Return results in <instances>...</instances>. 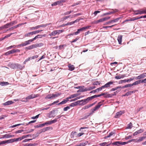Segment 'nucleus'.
<instances>
[{
    "instance_id": "f257e3e1",
    "label": "nucleus",
    "mask_w": 146,
    "mask_h": 146,
    "mask_svg": "<svg viewBox=\"0 0 146 146\" xmlns=\"http://www.w3.org/2000/svg\"><path fill=\"white\" fill-rule=\"evenodd\" d=\"M104 102V100H103L102 101L99 102L97 105L94 107L93 109L91 110L92 112L90 113V115L92 114L95 111L99 109L100 107L102 105V103H103Z\"/></svg>"
},
{
    "instance_id": "f03ea898",
    "label": "nucleus",
    "mask_w": 146,
    "mask_h": 146,
    "mask_svg": "<svg viewBox=\"0 0 146 146\" xmlns=\"http://www.w3.org/2000/svg\"><path fill=\"white\" fill-rule=\"evenodd\" d=\"M91 27L90 26H88L86 27H82V28L80 29H78L77 31L76 32V34L78 35V34L80 33L81 32H82L89 29L90 27Z\"/></svg>"
},
{
    "instance_id": "7ed1b4c3",
    "label": "nucleus",
    "mask_w": 146,
    "mask_h": 146,
    "mask_svg": "<svg viewBox=\"0 0 146 146\" xmlns=\"http://www.w3.org/2000/svg\"><path fill=\"white\" fill-rule=\"evenodd\" d=\"M110 18V17H105L102 18V19H99L98 20L96 21L95 23H98L100 22H102L104 21H106L109 19Z\"/></svg>"
},
{
    "instance_id": "20e7f679",
    "label": "nucleus",
    "mask_w": 146,
    "mask_h": 146,
    "mask_svg": "<svg viewBox=\"0 0 146 146\" xmlns=\"http://www.w3.org/2000/svg\"><path fill=\"white\" fill-rule=\"evenodd\" d=\"M124 113V111H120L117 112L116 113L114 117L116 118H119L121 115Z\"/></svg>"
},
{
    "instance_id": "39448f33",
    "label": "nucleus",
    "mask_w": 146,
    "mask_h": 146,
    "mask_svg": "<svg viewBox=\"0 0 146 146\" xmlns=\"http://www.w3.org/2000/svg\"><path fill=\"white\" fill-rule=\"evenodd\" d=\"M113 82L111 81H110L108 82L104 85L103 86L104 88H110V85L113 84Z\"/></svg>"
},
{
    "instance_id": "423d86ee",
    "label": "nucleus",
    "mask_w": 146,
    "mask_h": 146,
    "mask_svg": "<svg viewBox=\"0 0 146 146\" xmlns=\"http://www.w3.org/2000/svg\"><path fill=\"white\" fill-rule=\"evenodd\" d=\"M146 77V73H143L142 74L137 76L136 78L137 79H140L142 78H143Z\"/></svg>"
},
{
    "instance_id": "0eeeda50",
    "label": "nucleus",
    "mask_w": 146,
    "mask_h": 146,
    "mask_svg": "<svg viewBox=\"0 0 146 146\" xmlns=\"http://www.w3.org/2000/svg\"><path fill=\"white\" fill-rule=\"evenodd\" d=\"M137 91V90H134L133 91L128 92L126 93L125 94L123 95L122 96H128L129 95H131L132 93L135 92Z\"/></svg>"
},
{
    "instance_id": "6e6552de",
    "label": "nucleus",
    "mask_w": 146,
    "mask_h": 146,
    "mask_svg": "<svg viewBox=\"0 0 146 146\" xmlns=\"http://www.w3.org/2000/svg\"><path fill=\"white\" fill-rule=\"evenodd\" d=\"M78 101L79 102V104L81 102H82V103L80 104V105H84L88 103L86 99L84 100H79Z\"/></svg>"
},
{
    "instance_id": "1a4fd4ad",
    "label": "nucleus",
    "mask_w": 146,
    "mask_h": 146,
    "mask_svg": "<svg viewBox=\"0 0 146 146\" xmlns=\"http://www.w3.org/2000/svg\"><path fill=\"white\" fill-rule=\"evenodd\" d=\"M94 103H93L92 104H89L85 106L82 108V110H84L86 109H88L90 107L94 105Z\"/></svg>"
},
{
    "instance_id": "9d476101",
    "label": "nucleus",
    "mask_w": 146,
    "mask_h": 146,
    "mask_svg": "<svg viewBox=\"0 0 146 146\" xmlns=\"http://www.w3.org/2000/svg\"><path fill=\"white\" fill-rule=\"evenodd\" d=\"M146 138V136H142L141 137H139L138 139H137L136 141H135V142H139L143 141Z\"/></svg>"
},
{
    "instance_id": "9b49d317",
    "label": "nucleus",
    "mask_w": 146,
    "mask_h": 146,
    "mask_svg": "<svg viewBox=\"0 0 146 146\" xmlns=\"http://www.w3.org/2000/svg\"><path fill=\"white\" fill-rule=\"evenodd\" d=\"M33 48H36L38 47H41L43 45L42 43H36V44H33Z\"/></svg>"
},
{
    "instance_id": "f8f14e48",
    "label": "nucleus",
    "mask_w": 146,
    "mask_h": 146,
    "mask_svg": "<svg viewBox=\"0 0 146 146\" xmlns=\"http://www.w3.org/2000/svg\"><path fill=\"white\" fill-rule=\"evenodd\" d=\"M143 131V130L142 129H140L139 130L137 131L133 134L134 136H135L137 135L138 134L141 133Z\"/></svg>"
},
{
    "instance_id": "ddd939ff",
    "label": "nucleus",
    "mask_w": 146,
    "mask_h": 146,
    "mask_svg": "<svg viewBox=\"0 0 146 146\" xmlns=\"http://www.w3.org/2000/svg\"><path fill=\"white\" fill-rule=\"evenodd\" d=\"M77 20H76L74 21H73L72 22H68L67 23H66L64 25H62V26L63 27V26H65L71 25H72V24H74L75 23L77 22Z\"/></svg>"
},
{
    "instance_id": "4468645a",
    "label": "nucleus",
    "mask_w": 146,
    "mask_h": 146,
    "mask_svg": "<svg viewBox=\"0 0 146 146\" xmlns=\"http://www.w3.org/2000/svg\"><path fill=\"white\" fill-rule=\"evenodd\" d=\"M14 137V135H9V134H6L5 135H3L2 138H11L12 137Z\"/></svg>"
},
{
    "instance_id": "2eb2a0df",
    "label": "nucleus",
    "mask_w": 146,
    "mask_h": 146,
    "mask_svg": "<svg viewBox=\"0 0 146 146\" xmlns=\"http://www.w3.org/2000/svg\"><path fill=\"white\" fill-rule=\"evenodd\" d=\"M52 127H46L43 129L42 130V131L44 132L46 131L49 130L50 129L52 130Z\"/></svg>"
},
{
    "instance_id": "dca6fc26",
    "label": "nucleus",
    "mask_w": 146,
    "mask_h": 146,
    "mask_svg": "<svg viewBox=\"0 0 146 146\" xmlns=\"http://www.w3.org/2000/svg\"><path fill=\"white\" fill-rule=\"evenodd\" d=\"M46 100L53 99L52 94H50L47 95L45 98Z\"/></svg>"
},
{
    "instance_id": "f3484780",
    "label": "nucleus",
    "mask_w": 146,
    "mask_h": 146,
    "mask_svg": "<svg viewBox=\"0 0 146 146\" xmlns=\"http://www.w3.org/2000/svg\"><path fill=\"white\" fill-rule=\"evenodd\" d=\"M106 93H102L101 94H100L97 95H95L94 96H92V97L93 99L94 98H96L97 97H100L102 96H103V95H106Z\"/></svg>"
},
{
    "instance_id": "a211bd4d",
    "label": "nucleus",
    "mask_w": 146,
    "mask_h": 146,
    "mask_svg": "<svg viewBox=\"0 0 146 146\" xmlns=\"http://www.w3.org/2000/svg\"><path fill=\"white\" fill-rule=\"evenodd\" d=\"M44 36L43 35H38L36 36L34 38H33V40H34L38 38H42L43 36Z\"/></svg>"
},
{
    "instance_id": "6ab92c4d",
    "label": "nucleus",
    "mask_w": 146,
    "mask_h": 146,
    "mask_svg": "<svg viewBox=\"0 0 146 146\" xmlns=\"http://www.w3.org/2000/svg\"><path fill=\"white\" fill-rule=\"evenodd\" d=\"M88 143V142L87 141H86L85 142H82L80 143L78 145H76L74 146H85Z\"/></svg>"
},
{
    "instance_id": "aec40b11",
    "label": "nucleus",
    "mask_w": 146,
    "mask_h": 146,
    "mask_svg": "<svg viewBox=\"0 0 146 146\" xmlns=\"http://www.w3.org/2000/svg\"><path fill=\"white\" fill-rule=\"evenodd\" d=\"M68 98H67L66 99L64 100L63 101H62V102H60V103H58V105H61V104H65L68 101Z\"/></svg>"
},
{
    "instance_id": "412c9836",
    "label": "nucleus",
    "mask_w": 146,
    "mask_h": 146,
    "mask_svg": "<svg viewBox=\"0 0 146 146\" xmlns=\"http://www.w3.org/2000/svg\"><path fill=\"white\" fill-rule=\"evenodd\" d=\"M79 104V102L78 101L71 103L70 105L71 107H74L77 106Z\"/></svg>"
},
{
    "instance_id": "4be33fe9",
    "label": "nucleus",
    "mask_w": 146,
    "mask_h": 146,
    "mask_svg": "<svg viewBox=\"0 0 146 146\" xmlns=\"http://www.w3.org/2000/svg\"><path fill=\"white\" fill-rule=\"evenodd\" d=\"M122 38V36L121 35H119L118 37L117 40L119 44H121Z\"/></svg>"
},
{
    "instance_id": "5701e85b",
    "label": "nucleus",
    "mask_w": 146,
    "mask_h": 146,
    "mask_svg": "<svg viewBox=\"0 0 146 146\" xmlns=\"http://www.w3.org/2000/svg\"><path fill=\"white\" fill-rule=\"evenodd\" d=\"M13 103V102L12 101H9L7 102L3 103V105L4 106H7L11 105Z\"/></svg>"
},
{
    "instance_id": "b1692460",
    "label": "nucleus",
    "mask_w": 146,
    "mask_h": 146,
    "mask_svg": "<svg viewBox=\"0 0 146 146\" xmlns=\"http://www.w3.org/2000/svg\"><path fill=\"white\" fill-rule=\"evenodd\" d=\"M33 35V31H32L25 34L24 36L25 37H30L31 35Z\"/></svg>"
},
{
    "instance_id": "393cba45",
    "label": "nucleus",
    "mask_w": 146,
    "mask_h": 146,
    "mask_svg": "<svg viewBox=\"0 0 146 146\" xmlns=\"http://www.w3.org/2000/svg\"><path fill=\"white\" fill-rule=\"evenodd\" d=\"M80 90L81 92H83L85 91H88V88H84V86L82 87L81 88Z\"/></svg>"
},
{
    "instance_id": "a878e982",
    "label": "nucleus",
    "mask_w": 146,
    "mask_h": 146,
    "mask_svg": "<svg viewBox=\"0 0 146 146\" xmlns=\"http://www.w3.org/2000/svg\"><path fill=\"white\" fill-rule=\"evenodd\" d=\"M31 97V99H33L35 98L38 97L40 96V95L39 94H32L30 95Z\"/></svg>"
},
{
    "instance_id": "bb28decb",
    "label": "nucleus",
    "mask_w": 146,
    "mask_h": 146,
    "mask_svg": "<svg viewBox=\"0 0 146 146\" xmlns=\"http://www.w3.org/2000/svg\"><path fill=\"white\" fill-rule=\"evenodd\" d=\"M141 83V80H139L135 81L134 83H133L132 84V86H133V85H138V84H140Z\"/></svg>"
},
{
    "instance_id": "cd10ccee",
    "label": "nucleus",
    "mask_w": 146,
    "mask_h": 146,
    "mask_svg": "<svg viewBox=\"0 0 146 146\" xmlns=\"http://www.w3.org/2000/svg\"><path fill=\"white\" fill-rule=\"evenodd\" d=\"M9 140L1 141L0 142V145L4 144L5 143H9Z\"/></svg>"
},
{
    "instance_id": "c85d7f7f",
    "label": "nucleus",
    "mask_w": 146,
    "mask_h": 146,
    "mask_svg": "<svg viewBox=\"0 0 146 146\" xmlns=\"http://www.w3.org/2000/svg\"><path fill=\"white\" fill-rule=\"evenodd\" d=\"M77 96H78L77 94H73L70 95L69 97H68V99H70L72 98H74L75 97H76Z\"/></svg>"
},
{
    "instance_id": "c756f323",
    "label": "nucleus",
    "mask_w": 146,
    "mask_h": 146,
    "mask_svg": "<svg viewBox=\"0 0 146 146\" xmlns=\"http://www.w3.org/2000/svg\"><path fill=\"white\" fill-rule=\"evenodd\" d=\"M57 35L56 30L53 31L49 35L50 36H55Z\"/></svg>"
},
{
    "instance_id": "7c9ffc66",
    "label": "nucleus",
    "mask_w": 146,
    "mask_h": 146,
    "mask_svg": "<svg viewBox=\"0 0 146 146\" xmlns=\"http://www.w3.org/2000/svg\"><path fill=\"white\" fill-rule=\"evenodd\" d=\"M9 84V83L7 82H1L0 83V85L2 86H4L7 85Z\"/></svg>"
},
{
    "instance_id": "2f4dec72",
    "label": "nucleus",
    "mask_w": 146,
    "mask_h": 146,
    "mask_svg": "<svg viewBox=\"0 0 146 146\" xmlns=\"http://www.w3.org/2000/svg\"><path fill=\"white\" fill-rule=\"evenodd\" d=\"M68 67L69 70L71 71L73 70L75 68V67L73 65H69L68 66Z\"/></svg>"
},
{
    "instance_id": "473e14b6",
    "label": "nucleus",
    "mask_w": 146,
    "mask_h": 146,
    "mask_svg": "<svg viewBox=\"0 0 146 146\" xmlns=\"http://www.w3.org/2000/svg\"><path fill=\"white\" fill-rule=\"evenodd\" d=\"M33 41V39H30L29 40H28L27 41H25V43H26V44L27 45L30 44V43L32 42Z\"/></svg>"
},
{
    "instance_id": "72a5a7b5",
    "label": "nucleus",
    "mask_w": 146,
    "mask_h": 146,
    "mask_svg": "<svg viewBox=\"0 0 146 146\" xmlns=\"http://www.w3.org/2000/svg\"><path fill=\"white\" fill-rule=\"evenodd\" d=\"M57 35H59L61 33L64 32V31L63 30H56Z\"/></svg>"
},
{
    "instance_id": "f704fd0d",
    "label": "nucleus",
    "mask_w": 146,
    "mask_h": 146,
    "mask_svg": "<svg viewBox=\"0 0 146 146\" xmlns=\"http://www.w3.org/2000/svg\"><path fill=\"white\" fill-rule=\"evenodd\" d=\"M61 94L59 93H58L55 94H52L53 99L60 96Z\"/></svg>"
},
{
    "instance_id": "c9c22d12",
    "label": "nucleus",
    "mask_w": 146,
    "mask_h": 146,
    "mask_svg": "<svg viewBox=\"0 0 146 146\" xmlns=\"http://www.w3.org/2000/svg\"><path fill=\"white\" fill-rule=\"evenodd\" d=\"M125 76L124 75H122L121 76H115V78L117 79H119L121 78H123Z\"/></svg>"
},
{
    "instance_id": "e433bc0d",
    "label": "nucleus",
    "mask_w": 146,
    "mask_h": 146,
    "mask_svg": "<svg viewBox=\"0 0 146 146\" xmlns=\"http://www.w3.org/2000/svg\"><path fill=\"white\" fill-rule=\"evenodd\" d=\"M132 86V84H127V85H125V86H122V87H121V88H126L130 87H131V86Z\"/></svg>"
},
{
    "instance_id": "4c0bfd02",
    "label": "nucleus",
    "mask_w": 146,
    "mask_h": 146,
    "mask_svg": "<svg viewBox=\"0 0 146 146\" xmlns=\"http://www.w3.org/2000/svg\"><path fill=\"white\" fill-rule=\"evenodd\" d=\"M121 19V17H119L117 18L111 20V22H117L120 19Z\"/></svg>"
},
{
    "instance_id": "58836bf2",
    "label": "nucleus",
    "mask_w": 146,
    "mask_h": 146,
    "mask_svg": "<svg viewBox=\"0 0 146 146\" xmlns=\"http://www.w3.org/2000/svg\"><path fill=\"white\" fill-rule=\"evenodd\" d=\"M107 144V143L106 142H104L102 143H100L99 144V145L100 146H108L109 145H106Z\"/></svg>"
},
{
    "instance_id": "ea45409f",
    "label": "nucleus",
    "mask_w": 146,
    "mask_h": 146,
    "mask_svg": "<svg viewBox=\"0 0 146 146\" xmlns=\"http://www.w3.org/2000/svg\"><path fill=\"white\" fill-rule=\"evenodd\" d=\"M121 88V86H117V87L114 88H112L111 89V91H114L115 90H117L118 89Z\"/></svg>"
},
{
    "instance_id": "a19ab883",
    "label": "nucleus",
    "mask_w": 146,
    "mask_h": 146,
    "mask_svg": "<svg viewBox=\"0 0 146 146\" xmlns=\"http://www.w3.org/2000/svg\"><path fill=\"white\" fill-rule=\"evenodd\" d=\"M42 31V30H36L33 31V33L34 35L36 34L39 33L40 32H41Z\"/></svg>"
},
{
    "instance_id": "79ce46f5",
    "label": "nucleus",
    "mask_w": 146,
    "mask_h": 146,
    "mask_svg": "<svg viewBox=\"0 0 146 146\" xmlns=\"http://www.w3.org/2000/svg\"><path fill=\"white\" fill-rule=\"evenodd\" d=\"M112 144L114 145H120V141H116L112 143Z\"/></svg>"
},
{
    "instance_id": "37998d69",
    "label": "nucleus",
    "mask_w": 146,
    "mask_h": 146,
    "mask_svg": "<svg viewBox=\"0 0 146 146\" xmlns=\"http://www.w3.org/2000/svg\"><path fill=\"white\" fill-rule=\"evenodd\" d=\"M103 89H104L103 86H102L101 87L98 88L96 89L97 92H98L101 91Z\"/></svg>"
},
{
    "instance_id": "c03bdc74",
    "label": "nucleus",
    "mask_w": 146,
    "mask_h": 146,
    "mask_svg": "<svg viewBox=\"0 0 146 146\" xmlns=\"http://www.w3.org/2000/svg\"><path fill=\"white\" fill-rule=\"evenodd\" d=\"M114 95L113 94H108L106 96H105V97L106 98L111 97Z\"/></svg>"
},
{
    "instance_id": "a18cd8bd",
    "label": "nucleus",
    "mask_w": 146,
    "mask_h": 146,
    "mask_svg": "<svg viewBox=\"0 0 146 146\" xmlns=\"http://www.w3.org/2000/svg\"><path fill=\"white\" fill-rule=\"evenodd\" d=\"M26 48L28 50H31L34 48L33 45H32L27 47H26Z\"/></svg>"
},
{
    "instance_id": "49530a36",
    "label": "nucleus",
    "mask_w": 146,
    "mask_h": 146,
    "mask_svg": "<svg viewBox=\"0 0 146 146\" xmlns=\"http://www.w3.org/2000/svg\"><path fill=\"white\" fill-rule=\"evenodd\" d=\"M70 15L64 17L62 18V20L63 21H64L66 19H67L70 17Z\"/></svg>"
},
{
    "instance_id": "de8ad7c7",
    "label": "nucleus",
    "mask_w": 146,
    "mask_h": 146,
    "mask_svg": "<svg viewBox=\"0 0 146 146\" xmlns=\"http://www.w3.org/2000/svg\"><path fill=\"white\" fill-rule=\"evenodd\" d=\"M79 37L78 36L75 39L72 41L71 42V43L74 42H76L79 39Z\"/></svg>"
},
{
    "instance_id": "09e8293b",
    "label": "nucleus",
    "mask_w": 146,
    "mask_h": 146,
    "mask_svg": "<svg viewBox=\"0 0 146 146\" xmlns=\"http://www.w3.org/2000/svg\"><path fill=\"white\" fill-rule=\"evenodd\" d=\"M137 11V13L135 14V15H138V14H142V13H141L142 12V10H136Z\"/></svg>"
},
{
    "instance_id": "8fccbe9b",
    "label": "nucleus",
    "mask_w": 146,
    "mask_h": 146,
    "mask_svg": "<svg viewBox=\"0 0 146 146\" xmlns=\"http://www.w3.org/2000/svg\"><path fill=\"white\" fill-rule=\"evenodd\" d=\"M13 33H11L5 36V37H3V39H5L7 38L10 37L12 34H13Z\"/></svg>"
},
{
    "instance_id": "3c124183",
    "label": "nucleus",
    "mask_w": 146,
    "mask_h": 146,
    "mask_svg": "<svg viewBox=\"0 0 146 146\" xmlns=\"http://www.w3.org/2000/svg\"><path fill=\"white\" fill-rule=\"evenodd\" d=\"M9 143H12V142H16V138H14L13 139H10L9 140Z\"/></svg>"
},
{
    "instance_id": "603ef678",
    "label": "nucleus",
    "mask_w": 146,
    "mask_h": 146,
    "mask_svg": "<svg viewBox=\"0 0 146 146\" xmlns=\"http://www.w3.org/2000/svg\"><path fill=\"white\" fill-rule=\"evenodd\" d=\"M24 125V124L20 123V124H17L16 125H13V126H11V127H12V128L14 127H16V126H18L20 125Z\"/></svg>"
},
{
    "instance_id": "864d4df0",
    "label": "nucleus",
    "mask_w": 146,
    "mask_h": 146,
    "mask_svg": "<svg viewBox=\"0 0 146 146\" xmlns=\"http://www.w3.org/2000/svg\"><path fill=\"white\" fill-rule=\"evenodd\" d=\"M93 99V98H92V96L86 98L88 102L89 101Z\"/></svg>"
},
{
    "instance_id": "5fc2aeb1",
    "label": "nucleus",
    "mask_w": 146,
    "mask_h": 146,
    "mask_svg": "<svg viewBox=\"0 0 146 146\" xmlns=\"http://www.w3.org/2000/svg\"><path fill=\"white\" fill-rule=\"evenodd\" d=\"M132 123L131 122H130L128 125V126L127 128L128 129H131L132 128Z\"/></svg>"
},
{
    "instance_id": "6e6d98bb",
    "label": "nucleus",
    "mask_w": 146,
    "mask_h": 146,
    "mask_svg": "<svg viewBox=\"0 0 146 146\" xmlns=\"http://www.w3.org/2000/svg\"><path fill=\"white\" fill-rule=\"evenodd\" d=\"M96 88L95 86H92V87H89L88 88V90H90L93 89H95Z\"/></svg>"
},
{
    "instance_id": "4d7b16f0",
    "label": "nucleus",
    "mask_w": 146,
    "mask_h": 146,
    "mask_svg": "<svg viewBox=\"0 0 146 146\" xmlns=\"http://www.w3.org/2000/svg\"><path fill=\"white\" fill-rule=\"evenodd\" d=\"M70 109V107L69 106H67L66 107H65L63 109V110L64 111H67L69 109Z\"/></svg>"
},
{
    "instance_id": "13d9d810",
    "label": "nucleus",
    "mask_w": 146,
    "mask_h": 146,
    "mask_svg": "<svg viewBox=\"0 0 146 146\" xmlns=\"http://www.w3.org/2000/svg\"><path fill=\"white\" fill-rule=\"evenodd\" d=\"M53 113L52 111H51L49 113V117H54V115H53L52 114Z\"/></svg>"
},
{
    "instance_id": "bf43d9fd",
    "label": "nucleus",
    "mask_w": 146,
    "mask_h": 146,
    "mask_svg": "<svg viewBox=\"0 0 146 146\" xmlns=\"http://www.w3.org/2000/svg\"><path fill=\"white\" fill-rule=\"evenodd\" d=\"M40 114H38V115H37L33 117H32L31 118L33 119H37V118H38V117H39Z\"/></svg>"
},
{
    "instance_id": "052dcab7",
    "label": "nucleus",
    "mask_w": 146,
    "mask_h": 146,
    "mask_svg": "<svg viewBox=\"0 0 146 146\" xmlns=\"http://www.w3.org/2000/svg\"><path fill=\"white\" fill-rule=\"evenodd\" d=\"M72 12V11H70L66 12L64 14V15H69V14H70Z\"/></svg>"
},
{
    "instance_id": "680f3d73",
    "label": "nucleus",
    "mask_w": 146,
    "mask_h": 146,
    "mask_svg": "<svg viewBox=\"0 0 146 146\" xmlns=\"http://www.w3.org/2000/svg\"><path fill=\"white\" fill-rule=\"evenodd\" d=\"M128 143V142H120V145H124L125 144H127Z\"/></svg>"
},
{
    "instance_id": "e2e57ef3",
    "label": "nucleus",
    "mask_w": 146,
    "mask_h": 146,
    "mask_svg": "<svg viewBox=\"0 0 146 146\" xmlns=\"http://www.w3.org/2000/svg\"><path fill=\"white\" fill-rule=\"evenodd\" d=\"M31 59H34L35 58H37L38 57V55H36L33 56L32 57H31Z\"/></svg>"
},
{
    "instance_id": "0e129e2a",
    "label": "nucleus",
    "mask_w": 146,
    "mask_h": 146,
    "mask_svg": "<svg viewBox=\"0 0 146 146\" xmlns=\"http://www.w3.org/2000/svg\"><path fill=\"white\" fill-rule=\"evenodd\" d=\"M84 134V133H79L77 135V137H80L81 136H82V135Z\"/></svg>"
},
{
    "instance_id": "69168bd1",
    "label": "nucleus",
    "mask_w": 146,
    "mask_h": 146,
    "mask_svg": "<svg viewBox=\"0 0 146 146\" xmlns=\"http://www.w3.org/2000/svg\"><path fill=\"white\" fill-rule=\"evenodd\" d=\"M29 29L31 31H32L33 30H36V27H31L29 28Z\"/></svg>"
},
{
    "instance_id": "338daca9",
    "label": "nucleus",
    "mask_w": 146,
    "mask_h": 146,
    "mask_svg": "<svg viewBox=\"0 0 146 146\" xmlns=\"http://www.w3.org/2000/svg\"><path fill=\"white\" fill-rule=\"evenodd\" d=\"M9 24H8V23H7V24L4 25H3V26L4 27V28L5 29H6L7 28L9 27Z\"/></svg>"
},
{
    "instance_id": "774afa93",
    "label": "nucleus",
    "mask_w": 146,
    "mask_h": 146,
    "mask_svg": "<svg viewBox=\"0 0 146 146\" xmlns=\"http://www.w3.org/2000/svg\"><path fill=\"white\" fill-rule=\"evenodd\" d=\"M35 144L27 143V146H35Z\"/></svg>"
}]
</instances>
